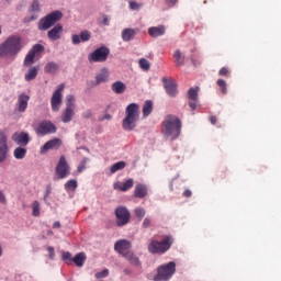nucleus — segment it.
<instances>
[{
    "label": "nucleus",
    "instance_id": "1",
    "mask_svg": "<svg viewBox=\"0 0 281 281\" xmlns=\"http://www.w3.org/2000/svg\"><path fill=\"white\" fill-rule=\"evenodd\" d=\"M162 135L170 142L178 139L181 135V120L172 114L167 115L162 122Z\"/></svg>",
    "mask_w": 281,
    "mask_h": 281
},
{
    "label": "nucleus",
    "instance_id": "2",
    "mask_svg": "<svg viewBox=\"0 0 281 281\" xmlns=\"http://www.w3.org/2000/svg\"><path fill=\"white\" fill-rule=\"evenodd\" d=\"M23 49L22 38L18 35H12L0 45V58L3 56H16Z\"/></svg>",
    "mask_w": 281,
    "mask_h": 281
},
{
    "label": "nucleus",
    "instance_id": "3",
    "mask_svg": "<svg viewBox=\"0 0 281 281\" xmlns=\"http://www.w3.org/2000/svg\"><path fill=\"white\" fill-rule=\"evenodd\" d=\"M139 120V105L137 103H131L125 109V120H123L124 131H133L137 126Z\"/></svg>",
    "mask_w": 281,
    "mask_h": 281
},
{
    "label": "nucleus",
    "instance_id": "4",
    "mask_svg": "<svg viewBox=\"0 0 281 281\" xmlns=\"http://www.w3.org/2000/svg\"><path fill=\"white\" fill-rule=\"evenodd\" d=\"M172 243H175V239H172V236L167 235L162 238L161 241L151 239L147 249L149 254L162 255V254H166V251H168L170 247H172Z\"/></svg>",
    "mask_w": 281,
    "mask_h": 281
},
{
    "label": "nucleus",
    "instance_id": "5",
    "mask_svg": "<svg viewBox=\"0 0 281 281\" xmlns=\"http://www.w3.org/2000/svg\"><path fill=\"white\" fill-rule=\"evenodd\" d=\"M60 19H63V12L53 11L38 21L37 29L40 32H47V30H49V27H54Z\"/></svg>",
    "mask_w": 281,
    "mask_h": 281
},
{
    "label": "nucleus",
    "instance_id": "6",
    "mask_svg": "<svg viewBox=\"0 0 281 281\" xmlns=\"http://www.w3.org/2000/svg\"><path fill=\"white\" fill-rule=\"evenodd\" d=\"M177 271V263L170 261L157 268V274L154 277V281H168Z\"/></svg>",
    "mask_w": 281,
    "mask_h": 281
},
{
    "label": "nucleus",
    "instance_id": "7",
    "mask_svg": "<svg viewBox=\"0 0 281 281\" xmlns=\"http://www.w3.org/2000/svg\"><path fill=\"white\" fill-rule=\"evenodd\" d=\"M55 173L58 179H67V177L71 175V167L64 155L59 157L57 166L55 167Z\"/></svg>",
    "mask_w": 281,
    "mask_h": 281
},
{
    "label": "nucleus",
    "instance_id": "8",
    "mask_svg": "<svg viewBox=\"0 0 281 281\" xmlns=\"http://www.w3.org/2000/svg\"><path fill=\"white\" fill-rule=\"evenodd\" d=\"M63 91H65V83L59 85L50 98V106L54 113H58L60 106H63Z\"/></svg>",
    "mask_w": 281,
    "mask_h": 281
},
{
    "label": "nucleus",
    "instance_id": "9",
    "mask_svg": "<svg viewBox=\"0 0 281 281\" xmlns=\"http://www.w3.org/2000/svg\"><path fill=\"white\" fill-rule=\"evenodd\" d=\"M109 54H111V50L106 46L99 47L89 55L88 60L89 63H105Z\"/></svg>",
    "mask_w": 281,
    "mask_h": 281
},
{
    "label": "nucleus",
    "instance_id": "10",
    "mask_svg": "<svg viewBox=\"0 0 281 281\" xmlns=\"http://www.w3.org/2000/svg\"><path fill=\"white\" fill-rule=\"evenodd\" d=\"M115 216L117 227H124V225H128V222L131 221V212L126 206L116 207Z\"/></svg>",
    "mask_w": 281,
    "mask_h": 281
},
{
    "label": "nucleus",
    "instance_id": "11",
    "mask_svg": "<svg viewBox=\"0 0 281 281\" xmlns=\"http://www.w3.org/2000/svg\"><path fill=\"white\" fill-rule=\"evenodd\" d=\"M56 125H54V123H52L50 121H43L35 128L36 135H41L42 137H45V135H52L56 133Z\"/></svg>",
    "mask_w": 281,
    "mask_h": 281
},
{
    "label": "nucleus",
    "instance_id": "12",
    "mask_svg": "<svg viewBox=\"0 0 281 281\" xmlns=\"http://www.w3.org/2000/svg\"><path fill=\"white\" fill-rule=\"evenodd\" d=\"M63 146V140L60 138H53L41 147V155H47L48 150H58Z\"/></svg>",
    "mask_w": 281,
    "mask_h": 281
},
{
    "label": "nucleus",
    "instance_id": "13",
    "mask_svg": "<svg viewBox=\"0 0 281 281\" xmlns=\"http://www.w3.org/2000/svg\"><path fill=\"white\" fill-rule=\"evenodd\" d=\"M8 153H10L8 148V136L0 131V164H3L8 159Z\"/></svg>",
    "mask_w": 281,
    "mask_h": 281
},
{
    "label": "nucleus",
    "instance_id": "14",
    "mask_svg": "<svg viewBox=\"0 0 281 281\" xmlns=\"http://www.w3.org/2000/svg\"><path fill=\"white\" fill-rule=\"evenodd\" d=\"M131 247H133V245L130 240L120 239L114 244V251H117V254L124 257L125 254L131 252Z\"/></svg>",
    "mask_w": 281,
    "mask_h": 281
},
{
    "label": "nucleus",
    "instance_id": "15",
    "mask_svg": "<svg viewBox=\"0 0 281 281\" xmlns=\"http://www.w3.org/2000/svg\"><path fill=\"white\" fill-rule=\"evenodd\" d=\"M12 140L18 144V146L25 147L30 144V134L25 132H15L12 136Z\"/></svg>",
    "mask_w": 281,
    "mask_h": 281
},
{
    "label": "nucleus",
    "instance_id": "16",
    "mask_svg": "<svg viewBox=\"0 0 281 281\" xmlns=\"http://www.w3.org/2000/svg\"><path fill=\"white\" fill-rule=\"evenodd\" d=\"M74 115H76V105H66V109L61 112V122H64V124H69V122L74 120Z\"/></svg>",
    "mask_w": 281,
    "mask_h": 281
},
{
    "label": "nucleus",
    "instance_id": "17",
    "mask_svg": "<svg viewBox=\"0 0 281 281\" xmlns=\"http://www.w3.org/2000/svg\"><path fill=\"white\" fill-rule=\"evenodd\" d=\"M162 83L164 87L166 89V92L168 93V95H170L171 98H175V95H177L178 91H177V81L173 80H169L166 77L162 78Z\"/></svg>",
    "mask_w": 281,
    "mask_h": 281
},
{
    "label": "nucleus",
    "instance_id": "18",
    "mask_svg": "<svg viewBox=\"0 0 281 281\" xmlns=\"http://www.w3.org/2000/svg\"><path fill=\"white\" fill-rule=\"evenodd\" d=\"M71 41L74 45H80V43H87V41H91V33L85 30L79 35L78 34L72 35Z\"/></svg>",
    "mask_w": 281,
    "mask_h": 281
},
{
    "label": "nucleus",
    "instance_id": "19",
    "mask_svg": "<svg viewBox=\"0 0 281 281\" xmlns=\"http://www.w3.org/2000/svg\"><path fill=\"white\" fill-rule=\"evenodd\" d=\"M133 186H135V181L130 178L128 180H126L125 182H115L113 184V189L114 190H120L121 192H128V190H131V188H133Z\"/></svg>",
    "mask_w": 281,
    "mask_h": 281
},
{
    "label": "nucleus",
    "instance_id": "20",
    "mask_svg": "<svg viewBox=\"0 0 281 281\" xmlns=\"http://www.w3.org/2000/svg\"><path fill=\"white\" fill-rule=\"evenodd\" d=\"M63 36V25L56 24L50 31L47 32L49 41H59Z\"/></svg>",
    "mask_w": 281,
    "mask_h": 281
},
{
    "label": "nucleus",
    "instance_id": "21",
    "mask_svg": "<svg viewBox=\"0 0 281 281\" xmlns=\"http://www.w3.org/2000/svg\"><path fill=\"white\" fill-rule=\"evenodd\" d=\"M135 199H146L148 196V187L144 183H138L134 189Z\"/></svg>",
    "mask_w": 281,
    "mask_h": 281
},
{
    "label": "nucleus",
    "instance_id": "22",
    "mask_svg": "<svg viewBox=\"0 0 281 281\" xmlns=\"http://www.w3.org/2000/svg\"><path fill=\"white\" fill-rule=\"evenodd\" d=\"M148 34L151 38H159V36H164L166 34V26L165 25L151 26L148 29Z\"/></svg>",
    "mask_w": 281,
    "mask_h": 281
},
{
    "label": "nucleus",
    "instance_id": "23",
    "mask_svg": "<svg viewBox=\"0 0 281 281\" xmlns=\"http://www.w3.org/2000/svg\"><path fill=\"white\" fill-rule=\"evenodd\" d=\"M123 258H125V260H127V262H130V265L132 267H137L138 269L142 268V261L139 260V257H137V255H135V252L130 251V252L125 254V256H123Z\"/></svg>",
    "mask_w": 281,
    "mask_h": 281
},
{
    "label": "nucleus",
    "instance_id": "24",
    "mask_svg": "<svg viewBox=\"0 0 281 281\" xmlns=\"http://www.w3.org/2000/svg\"><path fill=\"white\" fill-rule=\"evenodd\" d=\"M27 102H30V95L22 93L18 98V104H19V112L25 113V110L27 109Z\"/></svg>",
    "mask_w": 281,
    "mask_h": 281
},
{
    "label": "nucleus",
    "instance_id": "25",
    "mask_svg": "<svg viewBox=\"0 0 281 281\" xmlns=\"http://www.w3.org/2000/svg\"><path fill=\"white\" fill-rule=\"evenodd\" d=\"M137 30L135 29H124L122 31V38L125 43H128L130 41H133V38H135Z\"/></svg>",
    "mask_w": 281,
    "mask_h": 281
},
{
    "label": "nucleus",
    "instance_id": "26",
    "mask_svg": "<svg viewBox=\"0 0 281 281\" xmlns=\"http://www.w3.org/2000/svg\"><path fill=\"white\" fill-rule=\"evenodd\" d=\"M111 89L114 93L121 95L124 93V91H126V85L122 81H115L112 83Z\"/></svg>",
    "mask_w": 281,
    "mask_h": 281
},
{
    "label": "nucleus",
    "instance_id": "27",
    "mask_svg": "<svg viewBox=\"0 0 281 281\" xmlns=\"http://www.w3.org/2000/svg\"><path fill=\"white\" fill-rule=\"evenodd\" d=\"M36 76H38V66L30 68L24 76V80H26V82H32V80H35Z\"/></svg>",
    "mask_w": 281,
    "mask_h": 281
},
{
    "label": "nucleus",
    "instance_id": "28",
    "mask_svg": "<svg viewBox=\"0 0 281 281\" xmlns=\"http://www.w3.org/2000/svg\"><path fill=\"white\" fill-rule=\"evenodd\" d=\"M109 80V70L106 68L101 69V71L95 76L97 85H102Z\"/></svg>",
    "mask_w": 281,
    "mask_h": 281
},
{
    "label": "nucleus",
    "instance_id": "29",
    "mask_svg": "<svg viewBox=\"0 0 281 281\" xmlns=\"http://www.w3.org/2000/svg\"><path fill=\"white\" fill-rule=\"evenodd\" d=\"M27 155V148L23 147V146H19L13 150V156L21 160V159H25V156Z\"/></svg>",
    "mask_w": 281,
    "mask_h": 281
},
{
    "label": "nucleus",
    "instance_id": "30",
    "mask_svg": "<svg viewBox=\"0 0 281 281\" xmlns=\"http://www.w3.org/2000/svg\"><path fill=\"white\" fill-rule=\"evenodd\" d=\"M85 260H87V255H85V252H79L72 258V262H75L77 267H82Z\"/></svg>",
    "mask_w": 281,
    "mask_h": 281
},
{
    "label": "nucleus",
    "instance_id": "31",
    "mask_svg": "<svg viewBox=\"0 0 281 281\" xmlns=\"http://www.w3.org/2000/svg\"><path fill=\"white\" fill-rule=\"evenodd\" d=\"M153 113V101L147 100L143 105V116L148 117Z\"/></svg>",
    "mask_w": 281,
    "mask_h": 281
},
{
    "label": "nucleus",
    "instance_id": "32",
    "mask_svg": "<svg viewBox=\"0 0 281 281\" xmlns=\"http://www.w3.org/2000/svg\"><path fill=\"white\" fill-rule=\"evenodd\" d=\"M58 64L54 63V61H49L45 65L44 67V71L46 74H56V71H58Z\"/></svg>",
    "mask_w": 281,
    "mask_h": 281
},
{
    "label": "nucleus",
    "instance_id": "33",
    "mask_svg": "<svg viewBox=\"0 0 281 281\" xmlns=\"http://www.w3.org/2000/svg\"><path fill=\"white\" fill-rule=\"evenodd\" d=\"M199 91H200V88H199V87L190 88L189 91H188V98H189V100H191V101H196L198 98H199Z\"/></svg>",
    "mask_w": 281,
    "mask_h": 281
},
{
    "label": "nucleus",
    "instance_id": "34",
    "mask_svg": "<svg viewBox=\"0 0 281 281\" xmlns=\"http://www.w3.org/2000/svg\"><path fill=\"white\" fill-rule=\"evenodd\" d=\"M124 168H126V162L119 161L111 167L110 171L112 175H115V172H117V170H124Z\"/></svg>",
    "mask_w": 281,
    "mask_h": 281
},
{
    "label": "nucleus",
    "instance_id": "35",
    "mask_svg": "<svg viewBox=\"0 0 281 281\" xmlns=\"http://www.w3.org/2000/svg\"><path fill=\"white\" fill-rule=\"evenodd\" d=\"M34 58H36V55H34V53L29 50V53H27V55L25 56V59H24V66L29 67V65H34Z\"/></svg>",
    "mask_w": 281,
    "mask_h": 281
},
{
    "label": "nucleus",
    "instance_id": "36",
    "mask_svg": "<svg viewBox=\"0 0 281 281\" xmlns=\"http://www.w3.org/2000/svg\"><path fill=\"white\" fill-rule=\"evenodd\" d=\"M65 190L69 191L71 190L72 192L76 191V189L78 188V181L76 180H68L65 186H64Z\"/></svg>",
    "mask_w": 281,
    "mask_h": 281
},
{
    "label": "nucleus",
    "instance_id": "37",
    "mask_svg": "<svg viewBox=\"0 0 281 281\" xmlns=\"http://www.w3.org/2000/svg\"><path fill=\"white\" fill-rule=\"evenodd\" d=\"M216 85L217 87H220L223 95H227V81L223 79H217Z\"/></svg>",
    "mask_w": 281,
    "mask_h": 281
},
{
    "label": "nucleus",
    "instance_id": "38",
    "mask_svg": "<svg viewBox=\"0 0 281 281\" xmlns=\"http://www.w3.org/2000/svg\"><path fill=\"white\" fill-rule=\"evenodd\" d=\"M173 58L176 60V65L178 67H182L183 65V57L181 56V50L177 49L173 54Z\"/></svg>",
    "mask_w": 281,
    "mask_h": 281
},
{
    "label": "nucleus",
    "instance_id": "39",
    "mask_svg": "<svg viewBox=\"0 0 281 281\" xmlns=\"http://www.w3.org/2000/svg\"><path fill=\"white\" fill-rule=\"evenodd\" d=\"M138 65L144 71H148L150 69V63L146 58H140Z\"/></svg>",
    "mask_w": 281,
    "mask_h": 281
},
{
    "label": "nucleus",
    "instance_id": "40",
    "mask_svg": "<svg viewBox=\"0 0 281 281\" xmlns=\"http://www.w3.org/2000/svg\"><path fill=\"white\" fill-rule=\"evenodd\" d=\"M30 52L36 56V54L45 52V46L42 44H35Z\"/></svg>",
    "mask_w": 281,
    "mask_h": 281
},
{
    "label": "nucleus",
    "instance_id": "41",
    "mask_svg": "<svg viewBox=\"0 0 281 281\" xmlns=\"http://www.w3.org/2000/svg\"><path fill=\"white\" fill-rule=\"evenodd\" d=\"M134 214H135L136 218L142 221V218H144L146 216V210H144L143 207H137L134 210Z\"/></svg>",
    "mask_w": 281,
    "mask_h": 281
},
{
    "label": "nucleus",
    "instance_id": "42",
    "mask_svg": "<svg viewBox=\"0 0 281 281\" xmlns=\"http://www.w3.org/2000/svg\"><path fill=\"white\" fill-rule=\"evenodd\" d=\"M87 161H89V158H83L79 166L77 167V172H85V170H87Z\"/></svg>",
    "mask_w": 281,
    "mask_h": 281
},
{
    "label": "nucleus",
    "instance_id": "43",
    "mask_svg": "<svg viewBox=\"0 0 281 281\" xmlns=\"http://www.w3.org/2000/svg\"><path fill=\"white\" fill-rule=\"evenodd\" d=\"M33 216H38V214H41V204L38 203V201H35L33 203Z\"/></svg>",
    "mask_w": 281,
    "mask_h": 281
},
{
    "label": "nucleus",
    "instance_id": "44",
    "mask_svg": "<svg viewBox=\"0 0 281 281\" xmlns=\"http://www.w3.org/2000/svg\"><path fill=\"white\" fill-rule=\"evenodd\" d=\"M31 12H41V3L38 0H34L31 5Z\"/></svg>",
    "mask_w": 281,
    "mask_h": 281
},
{
    "label": "nucleus",
    "instance_id": "45",
    "mask_svg": "<svg viewBox=\"0 0 281 281\" xmlns=\"http://www.w3.org/2000/svg\"><path fill=\"white\" fill-rule=\"evenodd\" d=\"M153 225V220L150 217H145L142 224L143 229H148Z\"/></svg>",
    "mask_w": 281,
    "mask_h": 281
},
{
    "label": "nucleus",
    "instance_id": "46",
    "mask_svg": "<svg viewBox=\"0 0 281 281\" xmlns=\"http://www.w3.org/2000/svg\"><path fill=\"white\" fill-rule=\"evenodd\" d=\"M109 276V269H104L103 271L101 272H97L94 274V278H97V280H100L102 278H106Z\"/></svg>",
    "mask_w": 281,
    "mask_h": 281
},
{
    "label": "nucleus",
    "instance_id": "47",
    "mask_svg": "<svg viewBox=\"0 0 281 281\" xmlns=\"http://www.w3.org/2000/svg\"><path fill=\"white\" fill-rule=\"evenodd\" d=\"M66 106H68V104H71L72 106H76V103H74V102H76V98L74 97V94H68L67 97H66Z\"/></svg>",
    "mask_w": 281,
    "mask_h": 281
},
{
    "label": "nucleus",
    "instance_id": "48",
    "mask_svg": "<svg viewBox=\"0 0 281 281\" xmlns=\"http://www.w3.org/2000/svg\"><path fill=\"white\" fill-rule=\"evenodd\" d=\"M63 260H65L67 265H69V262H72L71 252L69 251L63 252Z\"/></svg>",
    "mask_w": 281,
    "mask_h": 281
},
{
    "label": "nucleus",
    "instance_id": "49",
    "mask_svg": "<svg viewBox=\"0 0 281 281\" xmlns=\"http://www.w3.org/2000/svg\"><path fill=\"white\" fill-rule=\"evenodd\" d=\"M128 3L131 10H139L142 8V4L137 3L136 1L131 0Z\"/></svg>",
    "mask_w": 281,
    "mask_h": 281
},
{
    "label": "nucleus",
    "instance_id": "50",
    "mask_svg": "<svg viewBox=\"0 0 281 281\" xmlns=\"http://www.w3.org/2000/svg\"><path fill=\"white\" fill-rule=\"evenodd\" d=\"M218 76H224L225 78H229V69H227V67H223V68L218 71Z\"/></svg>",
    "mask_w": 281,
    "mask_h": 281
},
{
    "label": "nucleus",
    "instance_id": "51",
    "mask_svg": "<svg viewBox=\"0 0 281 281\" xmlns=\"http://www.w3.org/2000/svg\"><path fill=\"white\" fill-rule=\"evenodd\" d=\"M47 251H48V254H49V259H50V260H54V258H56V252H55V250H54V247L48 246V247H47Z\"/></svg>",
    "mask_w": 281,
    "mask_h": 281
},
{
    "label": "nucleus",
    "instance_id": "52",
    "mask_svg": "<svg viewBox=\"0 0 281 281\" xmlns=\"http://www.w3.org/2000/svg\"><path fill=\"white\" fill-rule=\"evenodd\" d=\"M109 21H110L109 15L103 14V15H102V21H101L100 23H101L102 25L109 26V25H110Z\"/></svg>",
    "mask_w": 281,
    "mask_h": 281
},
{
    "label": "nucleus",
    "instance_id": "53",
    "mask_svg": "<svg viewBox=\"0 0 281 281\" xmlns=\"http://www.w3.org/2000/svg\"><path fill=\"white\" fill-rule=\"evenodd\" d=\"M92 115L93 113L91 112V110H87L82 113V117H85V120H89Z\"/></svg>",
    "mask_w": 281,
    "mask_h": 281
},
{
    "label": "nucleus",
    "instance_id": "54",
    "mask_svg": "<svg viewBox=\"0 0 281 281\" xmlns=\"http://www.w3.org/2000/svg\"><path fill=\"white\" fill-rule=\"evenodd\" d=\"M112 117L113 116L111 114L106 113L102 116H99V122H104V120H112Z\"/></svg>",
    "mask_w": 281,
    "mask_h": 281
},
{
    "label": "nucleus",
    "instance_id": "55",
    "mask_svg": "<svg viewBox=\"0 0 281 281\" xmlns=\"http://www.w3.org/2000/svg\"><path fill=\"white\" fill-rule=\"evenodd\" d=\"M189 106H190L191 111H196V101H190Z\"/></svg>",
    "mask_w": 281,
    "mask_h": 281
},
{
    "label": "nucleus",
    "instance_id": "56",
    "mask_svg": "<svg viewBox=\"0 0 281 281\" xmlns=\"http://www.w3.org/2000/svg\"><path fill=\"white\" fill-rule=\"evenodd\" d=\"M183 196H186L187 199H190V196H192V191H190V189L184 190Z\"/></svg>",
    "mask_w": 281,
    "mask_h": 281
},
{
    "label": "nucleus",
    "instance_id": "57",
    "mask_svg": "<svg viewBox=\"0 0 281 281\" xmlns=\"http://www.w3.org/2000/svg\"><path fill=\"white\" fill-rule=\"evenodd\" d=\"M177 1L179 0H165V3H167V5H176Z\"/></svg>",
    "mask_w": 281,
    "mask_h": 281
},
{
    "label": "nucleus",
    "instance_id": "58",
    "mask_svg": "<svg viewBox=\"0 0 281 281\" xmlns=\"http://www.w3.org/2000/svg\"><path fill=\"white\" fill-rule=\"evenodd\" d=\"M210 122H211V124H216V122H218V119L216 117V116H214V115H212V116H210Z\"/></svg>",
    "mask_w": 281,
    "mask_h": 281
},
{
    "label": "nucleus",
    "instance_id": "59",
    "mask_svg": "<svg viewBox=\"0 0 281 281\" xmlns=\"http://www.w3.org/2000/svg\"><path fill=\"white\" fill-rule=\"evenodd\" d=\"M125 276H132L133 274V270L131 268H125L124 270Z\"/></svg>",
    "mask_w": 281,
    "mask_h": 281
},
{
    "label": "nucleus",
    "instance_id": "60",
    "mask_svg": "<svg viewBox=\"0 0 281 281\" xmlns=\"http://www.w3.org/2000/svg\"><path fill=\"white\" fill-rule=\"evenodd\" d=\"M53 228H54V229H60V222H55V223L53 224Z\"/></svg>",
    "mask_w": 281,
    "mask_h": 281
},
{
    "label": "nucleus",
    "instance_id": "61",
    "mask_svg": "<svg viewBox=\"0 0 281 281\" xmlns=\"http://www.w3.org/2000/svg\"><path fill=\"white\" fill-rule=\"evenodd\" d=\"M0 201L2 203H5V195H3V192L0 191Z\"/></svg>",
    "mask_w": 281,
    "mask_h": 281
},
{
    "label": "nucleus",
    "instance_id": "62",
    "mask_svg": "<svg viewBox=\"0 0 281 281\" xmlns=\"http://www.w3.org/2000/svg\"><path fill=\"white\" fill-rule=\"evenodd\" d=\"M52 193V187H47L46 189V195L45 196H49V194Z\"/></svg>",
    "mask_w": 281,
    "mask_h": 281
},
{
    "label": "nucleus",
    "instance_id": "63",
    "mask_svg": "<svg viewBox=\"0 0 281 281\" xmlns=\"http://www.w3.org/2000/svg\"><path fill=\"white\" fill-rule=\"evenodd\" d=\"M36 19H38V15H32L30 21H36Z\"/></svg>",
    "mask_w": 281,
    "mask_h": 281
},
{
    "label": "nucleus",
    "instance_id": "64",
    "mask_svg": "<svg viewBox=\"0 0 281 281\" xmlns=\"http://www.w3.org/2000/svg\"><path fill=\"white\" fill-rule=\"evenodd\" d=\"M2 254H3V249L0 246V257L2 256Z\"/></svg>",
    "mask_w": 281,
    "mask_h": 281
}]
</instances>
